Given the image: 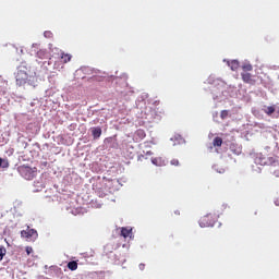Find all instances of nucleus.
<instances>
[{
	"instance_id": "obj_1",
	"label": "nucleus",
	"mask_w": 279,
	"mask_h": 279,
	"mask_svg": "<svg viewBox=\"0 0 279 279\" xmlns=\"http://www.w3.org/2000/svg\"><path fill=\"white\" fill-rule=\"evenodd\" d=\"M15 84L16 86H25V84H28V86H36L34 77L27 74V66L20 65L17 68V72L15 73Z\"/></svg>"
},
{
	"instance_id": "obj_2",
	"label": "nucleus",
	"mask_w": 279,
	"mask_h": 279,
	"mask_svg": "<svg viewBox=\"0 0 279 279\" xmlns=\"http://www.w3.org/2000/svg\"><path fill=\"white\" fill-rule=\"evenodd\" d=\"M217 222V217L213 214H207L203 216L199 220L201 228H213L215 223Z\"/></svg>"
},
{
	"instance_id": "obj_3",
	"label": "nucleus",
	"mask_w": 279,
	"mask_h": 279,
	"mask_svg": "<svg viewBox=\"0 0 279 279\" xmlns=\"http://www.w3.org/2000/svg\"><path fill=\"white\" fill-rule=\"evenodd\" d=\"M22 239H26V241H36L38 239V231L36 229H31L27 227L26 230L21 231Z\"/></svg>"
},
{
	"instance_id": "obj_4",
	"label": "nucleus",
	"mask_w": 279,
	"mask_h": 279,
	"mask_svg": "<svg viewBox=\"0 0 279 279\" xmlns=\"http://www.w3.org/2000/svg\"><path fill=\"white\" fill-rule=\"evenodd\" d=\"M241 77L244 84H250L251 86H254V84H256V78H254V75H252L250 72H242Z\"/></svg>"
},
{
	"instance_id": "obj_5",
	"label": "nucleus",
	"mask_w": 279,
	"mask_h": 279,
	"mask_svg": "<svg viewBox=\"0 0 279 279\" xmlns=\"http://www.w3.org/2000/svg\"><path fill=\"white\" fill-rule=\"evenodd\" d=\"M20 173L23 175V178H25V180L34 179V172L32 171V168H29V167L20 168Z\"/></svg>"
},
{
	"instance_id": "obj_6",
	"label": "nucleus",
	"mask_w": 279,
	"mask_h": 279,
	"mask_svg": "<svg viewBox=\"0 0 279 279\" xmlns=\"http://www.w3.org/2000/svg\"><path fill=\"white\" fill-rule=\"evenodd\" d=\"M145 136H147L145 130L138 129L137 131H135L134 140L136 141V143H141V141H143Z\"/></svg>"
},
{
	"instance_id": "obj_7",
	"label": "nucleus",
	"mask_w": 279,
	"mask_h": 279,
	"mask_svg": "<svg viewBox=\"0 0 279 279\" xmlns=\"http://www.w3.org/2000/svg\"><path fill=\"white\" fill-rule=\"evenodd\" d=\"M59 58L66 64V62H71V58H73L70 53H64V51H59Z\"/></svg>"
},
{
	"instance_id": "obj_8",
	"label": "nucleus",
	"mask_w": 279,
	"mask_h": 279,
	"mask_svg": "<svg viewBox=\"0 0 279 279\" xmlns=\"http://www.w3.org/2000/svg\"><path fill=\"white\" fill-rule=\"evenodd\" d=\"M230 151H232V154H234L235 156H239L241 154V147H239V145L236 144H231L229 147Z\"/></svg>"
},
{
	"instance_id": "obj_9",
	"label": "nucleus",
	"mask_w": 279,
	"mask_h": 279,
	"mask_svg": "<svg viewBox=\"0 0 279 279\" xmlns=\"http://www.w3.org/2000/svg\"><path fill=\"white\" fill-rule=\"evenodd\" d=\"M228 66H230L231 71H238L240 63L238 60H232L228 62Z\"/></svg>"
},
{
	"instance_id": "obj_10",
	"label": "nucleus",
	"mask_w": 279,
	"mask_h": 279,
	"mask_svg": "<svg viewBox=\"0 0 279 279\" xmlns=\"http://www.w3.org/2000/svg\"><path fill=\"white\" fill-rule=\"evenodd\" d=\"M92 136L94 138H99L101 136V128L96 126L92 129Z\"/></svg>"
},
{
	"instance_id": "obj_11",
	"label": "nucleus",
	"mask_w": 279,
	"mask_h": 279,
	"mask_svg": "<svg viewBox=\"0 0 279 279\" xmlns=\"http://www.w3.org/2000/svg\"><path fill=\"white\" fill-rule=\"evenodd\" d=\"M121 236L128 239V236H132V229L123 227L121 229Z\"/></svg>"
},
{
	"instance_id": "obj_12",
	"label": "nucleus",
	"mask_w": 279,
	"mask_h": 279,
	"mask_svg": "<svg viewBox=\"0 0 279 279\" xmlns=\"http://www.w3.org/2000/svg\"><path fill=\"white\" fill-rule=\"evenodd\" d=\"M37 58L40 60H47L49 58V54L45 50L37 51Z\"/></svg>"
},
{
	"instance_id": "obj_13",
	"label": "nucleus",
	"mask_w": 279,
	"mask_h": 279,
	"mask_svg": "<svg viewBox=\"0 0 279 279\" xmlns=\"http://www.w3.org/2000/svg\"><path fill=\"white\" fill-rule=\"evenodd\" d=\"M214 147H221L223 145V140L221 137H215L213 141Z\"/></svg>"
},
{
	"instance_id": "obj_14",
	"label": "nucleus",
	"mask_w": 279,
	"mask_h": 279,
	"mask_svg": "<svg viewBox=\"0 0 279 279\" xmlns=\"http://www.w3.org/2000/svg\"><path fill=\"white\" fill-rule=\"evenodd\" d=\"M68 269H70L71 271H76V269H77V262L72 260V262L68 263Z\"/></svg>"
},
{
	"instance_id": "obj_15",
	"label": "nucleus",
	"mask_w": 279,
	"mask_h": 279,
	"mask_svg": "<svg viewBox=\"0 0 279 279\" xmlns=\"http://www.w3.org/2000/svg\"><path fill=\"white\" fill-rule=\"evenodd\" d=\"M153 165H155L156 167H160L162 165V158L157 157V158H153L151 159Z\"/></svg>"
},
{
	"instance_id": "obj_16",
	"label": "nucleus",
	"mask_w": 279,
	"mask_h": 279,
	"mask_svg": "<svg viewBox=\"0 0 279 279\" xmlns=\"http://www.w3.org/2000/svg\"><path fill=\"white\" fill-rule=\"evenodd\" d=\"M8 254V250L3 245H0V262L3 260V257Z\"/></svg>"
},
{
	"instance_id": "obj_17",
	"label": "nucleus",
	"mask_w": 279,
	"mask_h": 279,
	"mask_svg": "<svg viewBox=\"0 0 279 279\" xmlns=\"http://www.w3.org/2000/svg\"><path fill=\"white\" fill-rule=\"evenodd\" d=\"M274 112H276V108L272 107V106L267 107V108L265 109V113L268 114V116L274 114Z\"/></svg>"
},
{
	"instance_id": "obj_18",
	"label": "nucleus",
	"mask_w": 279,
	"mask_h": 279,
	"mask_svg": "<svg viewBox=\"0 0 279 279\" xmlns=\"http://www.w3.org/2000/svg\"><path fill=\"white\" fill-rule=\"evenodd\" d=\"M242 69H243V71H244V73H247V72H250V71H253L254 66H252V64L247 63V64H244V65L242 66Z\"/></svg>"
},
{
	"instance_id": "obj_19",
	"label": "nucleus",
	"mask_w": 279,
	"mask_h": 279,
	"mask_svg": "<svg viewBox=\"0 0 279 279\" xmlns=\"http://www.w3.org/2000/svg\"><path fill=\"white\" fill-rule=\"evenodd\" d=\"M1 167L2 169H8V167H10V161L8 159L1 158Z\"/></svg>"
},
{
	"instance_id": "obj_20",
	"label": "nucleus",
	"mask_w": 279,
	"mask_h": 279,
	"mask_svg": "<svg viewBox=\"0 0 279 279\" xmlns=\"http://www.w3.org/2000/svg\"><path fill=\"white\" fill-rule=\"evenodd\" d=\"M230 114V111H228V110H222L221 112H220V119H222V121L223 120H226V119H228V116Z\"/></svg>"
},
{
	"instance_id": "obj_21",
	"label": "nucleus",
	"mask_w": 279,
	"mask_h": 279,
	"mask_svg": "<svg viewBox=\"0 0 279 279\" xmlns=\"http://www.w3.org/2000/svg\"><path fill=\"white\" fill-rule=\"evenodd\" d=\"M170 165H172L173 167H180V160H178V159H172V160L170 161Z\"/></svg>"
},
{
	"instance_id": "obj_22",
	"label": "nucleus",
	"mask_w": 279,
	"mask_h": 279,
	"mask_svg": "<svg viewBox=\"0 0 279 279\" xmlns=\"http://www.w3.org/2000/svg\"><path fill=\"white\" fill-rule=\"evenodd\" d=\"M26 254L29 256L34 252V248L32 246H26Z\"/></svg>"
},
{
	"instance_id": "obj_23",
	"label": "nucleus",
	"mask_w": 279,
	"mask_h": 279,
	"mask_svg": "<svg viewBox=\"0 0 279 279\" xmlns=\"http://www.w3.org/2000/svg\"><path fill=\"white\" fill-rule=\"evenodd\" d=\"M151 154H154V153H151V150H148V151H146V154L141 155V156H142V158H145V156H151Z\"/></svg>"
},
{
	"instance_id": "obj_24",
	"label": "nucleus",
	"mask_w": 279,
	"mask_h": 279,
	"mask_svg": "<svg viewBox=\"0 0 279 279\" xmlns=\"http://www.w3.org/2000/svg\"><path fill=\"white\" fill-rule=\"evenodd\" d=\"M174 215H175L177 217H180V210H174Z\"/></svg>"
},
{
	"instance_id": "obj_25",
	"label": "nucleus",
	"mask_w": 279,
	"mask_h": 279,
	"mask_svg": "<svg viewBox=\"0 0 279 279\" xmlns=\"http://www.w3.org/2000/svg\"><path fill=\"white\" fill-rule=\"evenodd\" d=\"M140 269L141 270L145 269V264H140Z\"/></svg>"
},
{
	"instance_id": "obj_26",
	"label": "nucleus",
	"mask_w": 279,
	"mask_h": 279,
	"mask_svg": "<svg viewBox=\"0 0 279 279\" xmlns=\"http://www.w3.org/2000/svg\"><path fill=\"white\" fill-rule=\"evenodd\" d=\"M51 34V32H46L45 36H49Z\"/></svg>"
},
{
	"instance_id": "obj_27",
	"label": "nucleus",
	"mask_w": 279,
	"mask_h": 279,
	"mask_svg": "<svg viewBox=\"0 0 279 279\" xmlns=\"http://www.w3.org/2000/svg\"><path fill=\"white\" fill-rule=\"evenodd\" d=\"M1 162H2V161H1V157H0V167H1Z\"/></svg>"
},
{
	"instance_id": "obj_28",
	"label": "nucleus",
	"mask_w": 279,
	"mask_h": 279,
	"mask_svg": "<svg viewBox=\"0 0 279 279\" xmlns=\"http://www.w3.org/2000/svg\"><path fill=\"white\" fill-rule=\"evenodd\" d=\"M107 182H111L110 180H107Z\"/></svg>"
}]
</instances>
